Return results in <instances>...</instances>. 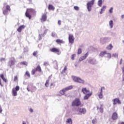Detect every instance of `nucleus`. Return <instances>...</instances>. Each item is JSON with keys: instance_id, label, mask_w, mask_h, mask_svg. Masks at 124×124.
<instances>
[{"instance_id": "obj_32", "label": "nucleus", "mask_w": 124, "mask_h": 124, "mask_svg": "<svg viewBox=\"0 0 124 124\" xmlns=\"http://www.w3.org/2000/svg\"><path fill=\"white\" fill-rule=\"evenodd\" d=\"M106 6H103L100 12V14H102V13H103V11H105V9H106Z\"/></svg>"}, {"instance_id": "obj_4", "label": "nucleus", "mask_w": 124, "mask_h": 124, "mask_svg": "<svg viewBox=\"0 0 124 124\" xmlns=\"http://www.w3.org/2000/svg\"><path fill=\"white\" fill-rule=\"evenodd\" d=\"M94 1H95V0H92L87 2V7L88 11H92V7H93V5L94 4Z\"/></svg>"}, {"instance_id": "obj_27", "label": "nucleus", "mask_w": 124, "mask_h": 124, "mask_svg": "<svg viewBox=\"0 0 124 124\" xmlns=\"http://www.w3.org/2000/svg\"><path fill=\"white\" fill-rule=\"evenodd\" d=\"M89 63H91V64H95V60L93 59H90L89 61Z\"/></svg>"}, {"instance_id": "obj_57", "label": "nucleus", "mask_w": 124, "mask_h": 124, "mask_svg": "<svg viewBox=\"0 0 124 124\" xmlns=\"http://www.w3.org/2000/svg\"><path fill=\"white\" fill-rule=\"evenodd\" d=\"M122 63H123V59H121L120 62V64H122Z\"/></svg>"}, {"instance_id": "obj_13", "label": "nucleus", "mask_w": 124, "mask_h": 124, "mask_svg": "<svg viewBox=\"0 0 124 124\" xmlns=\"http://www.w3.org/2000/svg\"><path fill=\"white\" fill-rule=\"evenodd\" d=\"M85 94V96L84 97V100H87V99H89V98H90L91 96H92V95L93 94V92H90V93Z\"/></svg>"}, {"instance_id": "obj_62", "label": "nucleus", "mask_w": 124, "mask_h": 124, "mask_svg": "<svg viewBox=\"0 0 124 124\" xmlns=\"http://www.w3.org/2000/svg\"><path fill=\"white\" fill-rule=\"evenodd\" d=\"M23 124H26V123H23Z\"/></svg>"}, {"instance_id": "obj_10", "label": "nucleus", "mask_w": 124, "mask_h": 124, "mask_svg": "<svg viewBox=\"0 0 124 124\" xmlns=\"http://www.w3.org/2000/svg\"><path fill=\"white\" fill-rule=\"evenodd\" d=\"M113 105H116V104H121V101L120 100V99L119 98H115L113 100Z\"/></svg>"}, {"instance_id": "obj_35", "label": "nucleus", "mask_w": 124, "mask_h": 124, "mask_svg": "<svg viewBox=\"0 0 124 124\" xmlns=\"http://www.w3.org/2000/svg\"><path fill=\"white\" fill-rule=\"evenodd\" d=\"M25 75H26V76H27V77H28V78H31V74H30V72H29L28 71H27L26 72Z\"/></svg>"}, {"instance_id": "obj_21", "label": "nucleus", "mask_w": 124, "mask_h": 124, "mask_svg": "<svg viewBox=\"0 0 124 124\" xmlns=\"http://www.w3.org/2000/svg\"><path fill=\"white\" fill-rule=\"evenodd\" d=\"M48 10H55V7L52 4H49L48 7Z\"/></svg>"}, {"instance_id": "obj_5", "label": "nucleus", "mask_w": 124, "mask_h": 124, "mask_svg": "<svg viewBox=\"0 0 124 124\" xmlns=\"http://www.w3.org/2000/svg\"><path fill=\"white\" fill-rule=\"evenodd\" d=\"M77 111L80 114H83V115H85L87 113V109L85 108H78Z\"/></svg>"}, {"instance_id": "obj_60", "label": "nucleus", "mask_w": 124, "mask_h": 124, "mask_svg": "<svg viewBox=\"0 0 124 124\" xmlns=\"http://www.w3.org/2000/svg\"><path fill=\"white\" fill-rule=\"evenodd\" d=\"M27 90H28V92H30L31 90H30V89H29V88L27 87Z\"/></svg>"}, {"instance_id": "obj_12", "label": "nucleus", "mask_w": 124, "mask_h": 124, "mask_svg": "<svg viewBox=\"0 0 124 124\" xmlns=\"http://www.w3.org/2000/svg\"><path fill=\"white\" fill-rule=\"evenodd\" d=\"M81 92L84 93V94H87L91 93L90 92V90L87 89V88H82Z\"/></svg>"}, {"instance_id": "obj_43", "label": "nucleus", "mask_w": 124, "mask_h": 124, "mask_svg": "<svg viewBox=\"0 0 124 124\" xmlns=\"http://www.w3.org/2000/svg\"><path fill=\"white\" fill-rule=\"evenodd\" d=\"M15 90L16 91L18 92V91H19V90H20V87H19L18 86H16V88L15 89Z\"/></svg>"}, {"instance_id": "obj_41", "label": "nucleus", "mask_w": 124, "mask_h": 124, "mask_svg": "<svg viewBox=\"0 0 124 124\" xmlns=\"http://www.w3.org/2000/svg\"><path fill=\"white\" fill-rule=\"evenodd\" d=\"M75 57H76V54L72 55L71 59L72 60V61H74V58H75Z\"/></svg>"}, {"instance_id": "obj_3", "label": "nucleus", "mask_w": 124, "mask_h": 124, "mask_svg": "<svg viewBox=\"0 0 124 124\" xmlns=\"http://www.w3.org/2000/svg\"><path fill=\"white\" fill-rule=\"evenodd\" d=\"M72 79L74 82H76L77 83H79V84H85V80L78 77L73 76L72 77Z\"/></svg>"}, {"instance_id": "obj_52", "label": "nucleus", "mask_w": 124, "mask_h": 124, "mask_svg": "<svg viewBox=\"0 0 124 124\" xmlns=\"http://www.w3.org/2000/svg\"><path fill=\"white\" fill-rule=\"evenodd\" d=\"M54 86H55V83H51V84H50L51 87H53V88H54Z\"/></svg>"}, {"instance_id": "obj_11", "label": "nucleus", "mask_w": 124, "mask_h": 124, "mask_svg": "<svg viewBox=\"0 0 124 124\" xmlns=\"http://www.w3.org/2000/svg\"><path fill=\"white\" fill-rule=\"evenodd\" d=\"M15 62H16V61H15V58H14V57H12L9 61L10 66L14 65V64H15Z\"/></svg>"}, {"instance_id": "obj_58", "label": "nucleus", "mask_w": 124, "mask_h": 124, "mask_svg": "<svg viewBox=\"0 0 124 124\" xmlns=\"http://www.w3.org/2000/svg\"><path fill=\"white\" fill-rule=\"evenodd\" d=\"M0 86H1V87H2V84H1V80L0 79Z\"/></svg>"}, {"instance_id": "obj_31", "label": "nucleus", "mask_w": 124, "mask_h": 124, "mask_svg": "<svg viewBox=\"0 0 124 124\" xmlns=\"http://www.w3.org/2000/svg\"><path fill=\"white\" fill-rule=\"evenodd\" d=\"M109 25L110 29H112L114 27V23H113V20H110L109 22Z\"/></svg>"}, {"instance_id": "obj_9", "label": "nucleus", "mask_w": 124, "mask_h": 124, "mask_svg": "<svg viewBox=\"0 0 124 124\" xmlns=\"http://www.w3.org/2000/svg\"><path fill=\"white\" fill-rule=\"evenodd\" d=\"M49 51L50 52H52V53H60V49L56 47H53L49 49Z\"/></svg>"}, {"instance_id": "obj_25", "label": "nucleus", "mask_w": 124, "mask_h": 124, "mask_svg": "<svg viewBox=\"0 0 124 124\" xmlns=\"http://www.w3.org/2000/svg\"><path fill=\"white\" fill-rule=\"evenodd\" d=\"M107 50H111L112 49H113V45L112 44H109L108 46H107Z\"/></svg>"}, {"instance_id": "obj_19", "label": "nucleus", "mask_w": 124, "mask_h": 124, "mask_svg": "<svg viewBox=\"0 0 124 124\" xmlns=\"http://www.w3.org/2000/svg\"><path fill=\"white\" fill-rule=\"evenodd\" d=\"M56 43H57V44H64V41H63V40H61L60 39H58L56 40Z\"/></svg>"}, {"instance_id": "obj_28", "label": "nucleus", "mask_w": 124, "mask_h": 124, "mask_svg": "<svg viewBox=\"0 0 124 124\" xmlns=\"http://www.w3.org/2000/svg\"><path fill=\"white\" fill-rule=\"evenodd\" d=\"M67 70V66H65L63 69L61 73L62 74H63L66 72V71Z\"/></svg>"}, {"instance_id": "obj_46", "label": "nucleus", "mask_w": 124, "mask_h": 124, "mask_svg": "<svg viewBox=\"0 0 124 124\" xmlns=\"http://www.w3.org/2000/svg\"><path fill=\"white\" fill-rule=\"evenodd\" d=\"M44 65L45 66H47V65H49V63L48 62H44Z\"/></svg>"}, {"instance_id": "obj_55", "label": "nucleus", "mask_w": 124, "mask_h": 124, "mask_svg": "<svg viewBox=\"0 0 124 124\" xmlns=\"http://www.w3.org/2000/svg\"><path fill=\"white\" fill-rule=\"evenodd\" d=\"M58 24H59V25H62V21L59 20V21H58Z\"/></svg>"}, {"instance_id": "obj_39", "label": "nucleus", "mask_w": 124, "mask_h": 124, "mask_svg": "<svg viewBox=\"0 0 124 124\" xmlns=\"http://www.w3.org/2000/svg\"><path fill=\"white\" fill-rule=\"evenodd\" d=\"M78 55H80V54H82V49H81L80 48L78 49Z\"/></svg>"}, {"instance_id": "obj_29", "label": "nucleus", "mask_w": 124, "mask_h": 124, "mask_svg": "<svg viewBox=\"0 0 124 124\" xmlns=\"http://www.w3.org/2000/svg\"><path fill=\"white\" fill-rule=\"evenodd\" d=\"M66 124H72V120L71 118H69L67 120Z\"/></svg>"}, {"instance_id": "obj_53", "label": "nucleus", "mask_w": 124, "mask_h": 124, "mask_svg": "<svg viewBox=\"0 0 124 124\" xmlns=\"http://www.w3.org/2000/svg\"><path fill=\"white\" fill-rule=\"evenodd\" d=\"M51 35L53 37H55V36H56V33L52 32Z\"/></svg>"}, {"instance_id": "obj_8", "label": "nucleus", "mask_w": 124, "mask_h": 124, "mask_svg": "<svg viewBox=\"0 0 124 124\" xmlns=\"http://www.w3.org/2000/svg\"><path fill=\"white\" fill-rule=\"evenodd\" d=\"M118 118H119L118 113L117 112H114L112 113L111 118L113 121H116L118 120Z\"/></svg>"}, {"instance_id": "obj_59", "label": "nucleus", "mask_w": 124, "mask_h": 124, "mask_svg": "<svg viewBox=\"0 0 124 124\" xmlns=\"http://www.w3.org/2000/svg\"><path fill=\"white\" fill-rule=\"evenodd\" d=\"M121 18H122V19H124V15H123L121 16Z\"/></svg>"}, {"instance_id": "obj_26", "label": "nucleus", "mask_w": 124, "mask_h": 124, "mask_svg": "<svg viewBox=\"0 0 124 124\" xmlns=\"http://www.w3.org/2000/svg\"><path fill=\"white\" fill-rule=\"evenodd\" d=\"M107 52L106 51H102L100 54V57H104V55H107Z\"/></svg>"}, {"instance_id": "obj_30", "label": "nucleus", "mask_w": 124, "mask_h": 124, "mask_svg": "<svg viewBox=\"0 0 124 124\" xmlns=\"http://www.w3.org/2000/svg\"><path fill=\"white\" fill-rule=\"evenodd\" d=\"M32 55L34 57H36V58H37L38 57V51H35L33 52Z\"/></svg>"}, {"instance_id": "obj_42", "label": "nucleus", "mask_w": 124, "mask_h": 124, "mask_svg": "<svg viewBox=\"0 0 124 124\" xmlns=\"http://www.w3.org/2000/svg\"><path fill=\"white\" fill-rule=\"evenodd\" d=\"M112 56L114 58H118V54L117 53L112 54Z\"/></svg>"}, {"instance_id": "obj_37", "label": "nucleus", "mask_w": 124, "mask_h": 124, "mask_svg": "<svg viewBox=\"0 0 124 124\" xmlns=\"http://www.w3.org/2000/svg\"><path fill=\"white\" fill-rule=\"evenodd\" d=\"M49 82H50V80L47 79L45 83L46 87H49Z\"/></svg>"}, {"instance_id": "obj_48", "label": "nucleus", "mask_w": 124, "mask_h": 124, "mask_svg": "<svg viewBox=\"0 0 124 124\" xmlns=\"http://www.w3.org/2000/svg\"><path fill=\"white\" fill-rule=\"evenodd\" d=\"M95 123H96V119H93L92 120V124H95Z\"/></svg>"}, {"instance_id": "obj_40", "label": "nucleus", "mask_w": 124, "mask_h": 124, "mask_svg": "<svg viewBox=\"0 0 124 124\" xmlns=\"http://www.w3.org/2000/svg\"><path fill=\"white\" fill-rule=\"evenodd\" d=\"M14 81V82H17L18 81V77L17 76H15Z\"/></svg>"}, {"instance_id": "obj_24", "label": "nucleus", "mask_w": 124, "mask_h": 124, "mask_svg": "<svg viewBox=\"0 0 124 124\" xmlns=\"http://www.w3.org/2000/svg\"><path fill=\"white\" fill-rule=\"evenodd\" d=\"M12 94L14 96H17V91L15 90V88L12 89Z\"/></svg>"}, {"instance_id": "obj_1", "label": "nucleus", "mask_w": 124, "mask_h": 124, "mask_svg": "<svg viewBox=\"0 0 124 124\" xmlns=\"http://www.w3.org/2000/svg\"><path fill=\"white\" fill-rule=\"evenodd\" d=\"M72 106H76V107L80 106V107H82L83 106V105L82 104L80 99L76 98L72 102Z\"/></svg>"}, {"instance_id": "obj_38", "label": "nucleus", "mask_w": 124, "mask_h": 124, "mask_svg": "<svg viewBox=\"0 0 124 124\" xmlns=\"http://www.w3.org/2000/svg\"><path fill=\"white\" fill-rule=\"evenodd\" d=\"M36 88H35L33 86L31 87V92L32 93V92H34V91H36Z\"/></svg>"}, {"instance_id": "obj_47", "label": "nucleus", "mask_w": 124, "mask_h": 124, "mask_svg": "<svg viewBox=\"0 0 124 124\" xmlns=\"http://www.w3.org/2000/svg\"><path fill=\"white\" fill-rule=\"evenodd\" d=\"M113 7H111L110 9L109 10V13H113Z\"/></svg>"}, {"instance_id": "obj_56", "label": "nucleus", "mask_w": 124, "mask_h": 124, "mask_svg": "<svg viewBox=\"0 0 124 124\" xmlns=\"http://www.w3.org/2000/svg\"><path fill=\"white\" fill-rule=\"evenodd\" d=\"M30 111L31 112V113L33 112V109L31 108H30Z\"/></svg>"}, {"instance_id": "obj_45", "label": "nucleus", "mask_w": 124, "mask_h": 124, "mask_svg": "<svg viewBox=\"0 0 124 124\" xmlns=\"http://www.w3.org/2000/svg\"><path fill=\"white\" fill-rule=\"evenodd\" d=\"M107 58H108L109 59H111V54L110 53H107Z\"/></svg>"}, {"instance_id": "obj_36", "label": "nucleus", "mask_w": 124, "mask_h": 124, "mask_svg": "<svg viewBox=\"0 0 124 124\" xmlns=\"http://www.w3.org/2000/svg\"><path fill=\"white\" fill-rule=\"evenodd\" d=\"M36 69H33L31 71V75H34L35 74V72H36Z\"/></svg>"}, {"instance_id": "obj_50", "label": "nucleus", "mask_w": 124, "mask_h": 124, "mask_svg": "<svg viewBox=\"0 0 124 124\" xmlns=\"http://www.w3.org/2000/svg\"><path fill=\"white\" fill-rule=\"evenodd\" d=\"M2 113V108H1V106L0 105V113L1 114Z\"/></svg>"}, {"instance_id": "obj_49", "label": "nucleus", "mask_w": 124, "mask_h": 124, "mask_svg": "<svg viewBox=\"0 0 124 124\" xmlns=\"http://www.w3.org/2000/svg\"><path fill=\"white\" fill-rule=\"evenodd\" d=\"M0 78H1V79H3V78H4V75L3 74H1L0 75Z\"/></svg>"}, {"instance_id": "obj_33", "label": "nucleus", "mask_w": 124, "mask_h": 124, "mask_svg": "<svg viewBox=\"0 0 124 124\" xmlns=\"http://www.w3.org/2000/svg\"><path fill=\"white\" fill-rule=\"evenodd\" d=\"M20 64L22 65H25L26 66H27L28 65V62L26 61H24V62H21L20 63Z\"/></svg>"}, {"instance_id": "obj_20", "label": "nucleus", "mask_w": 124, "mask_h": 124, "mask_svg": "<svg viewBox=\"0 0 124 124\" xmlns=\"http://www.w3.org/2000/svg\"><path fill=\"white\" fill-rule=\"evenodd\" d=\"M66 92L65 89L64 88L60 91L59 93H60V95H63Z\"/></svg>"}, {"instance_id": "obj_23", "label": "nucleus", "mask_w": 124, "mask_h": 124, "mask_svg": "<svg viewBox=\"0 0 124 124\" xmlns=\"http://www.w3.org/2000/svg\"><path fill=\"white\" fill-rule=\"evenodd\" d=\"M66 92H67V91H70V90H72L73 89V86L70 85L69 86H68L64 88Z\"/></svg>"}, {"instance_id": "obj_15", "label": "nucleus", "mask_w": 124, "mask_h": 124, "mask_svg": "<svg viewBox=\"0 0 124 124\" xmlns=\"http://www.w3.org/2000/svg\"><path fill=\"white\" fill-rule=\"evenodd\" d=\"M89 56V52H87L84 56H82L79 58V61L82 62V61H84V60H86L87 57Z\"/></svg>"}, {"instance_id": "obj_34", "label": "nucleus", "mask_w": 124, "mask_h": 124, "mask_svg": "<svg viewBox=\"0 0 124 124\" xmlns=\"http://www.w3.org/2000/svg\"><path fill=\"white\" fill-rule=\"evenodd\" d=\"M98 6H100V7H101V6H102V0H98Z\"/></svg>"}, {"instance_id": "obj_6", "label": "nucleus", "mask_w": 124, "mask_h": 124, "mask_svg": "<svg viewBox=\"0 0 124 124\" xmlns=\"http://www.w3.org/2000/svg\"><path fill=\"white\" fill-rule=\"evenodd\" d=\"M8 11H11V9L10 8V6L7 5L6 6V9H3V14L4 15H7Z\"/></svg>"}, {"instance_id": "obj_44", "label": "nucleus", "mask_w": 124, "mask_h": 124, "mask_svg": "<svg viewBox=\"0 0 124 124\" xmlns=\"http://www.w3.org/2000/svg\"><path fill=\"white\" fill-rule=\"evenodd\" d=\"M74 8L75 10H77V11L79 10V7H78L77 6H75L74 7Z\"/></svg>"}, {"instance_id": "obj_61", "label": "nucleus", "mask_w": 124, "mask_h": 124, "mask_svg": "<svg viewBox=\"0 0 124 124\" xmlns=\"http://www.w3.org/2000/svg\"><path fill=\"white\" fill-rule=\"evenodd\" d=\"M29 2H31L32 0H28Z\"/></svg>"}, {"instance_id": "obj_18", "label": "nucleus", "mask_w": 124, "mask_h": 124, "mask_svg": "<svg viewBox=\"0 0 124 124\" xmlns=\"http://www.w3.org/2000/svg\"><path fill=\"white\" fill-rule=\"evenodd\" d=\"M102 90H105V88H104V87H101L100 93H99L98 94V96L99 98H102V97H103V95L102 94V93H103V91H102Z\"/></svg>"}, {"instance_id": "obj_14", "label": "nucleus", "mask_w": 124, "mask_h": 124, "mask_svg": "<svg viewBox=\"0 0 124 124\" xmlns=\"http://www.w3.org/2000/svg\"><path fill=\"white\" fill-rule=\"evenodd\" d=\"M47 20V15L46 14H44L41 18V22H45Z\"/></svg>"}, {"instance_id": "obj_22", "label": "nucleus", "mask_w": 124, "mask_h": 124, "mask_svg": "<svg viewBox=\"0 0 124 124\" xmlns=\"http://www.w3.org/2000/svg\"><path fill=\"white\" fill-rule=\"evenodd\" d=\"M36 71H38V72H42V69H41V67L40 65H38L36 68Z\"/></svg>"}, {"instance_id": "obj_17", "label": "nucleus", "mask_w": 124, "mask_h": 124, "mask_svg": "<svg viewBox=\"0 0 124 124\" xmlns=\"http://www.w3.org/2000/svg\"><path fill=\"white\" fill-rule=\"evenodd\" d=\"M25 28H26V26L23 25H21L20 26H19L17 31L18 32H22V30H24V29H25Z\"/></svg>"}, {"instance_id": "obj_2", "label": "nucleus", "mask_w": 124, "mask_h": 124, "mask_svg": "<svg viewBox=\"0 0 124 124\" xmlns=\"http://www.w3.org/2000/svg\"><path fill=\"white\" fill-rule=\"evenodd\" d=\"M35 12V10H34L32 8H28L26 10V12L25 13V16L30 19H31V13H34Z\"/></svg>"}, {"instance_id": "obj_51", "label": "nucleus", "mask_w": 124, "mask_h": 124, "mask_svg": "<svg viewBox=\"0 0 124 124\" xmlns=\"http://www.w3.org/2000/svg\"><path fill=\"white\" fill-rule=\"evenodd\" d=\"M4 61H5V58H2L0 59V62H3Z\"/></svg>"}, {"instance_id": "obj_7", "label": "nucleus", "mask_w": 124, "mask_h": 124, "mask_svg": "<svg viewBox=\"0 0 124 124\" xmlns=\"http://www.w3.org/2000/svg\"><path fill=\"white\" fill-rule=\"evenodd\" d=\"M69 42L71 44H73L74 43V40L75 39V38H74V36L72 34H69Z\"/></svg>"}, {"instance_id": "obj_16", "label": "nucleus", "mask_w": 124, "mask_h": 124, "mask_svg": "<svg viewBox=\"0 0 124 124\" xmlns=\"http://www.w3.org/2000/svg\"><path fill=\"white\" fill-rule=\"evenodd\" d=\"M97 110H99V111L100 113L103 112V105H99L98 106H97Z\"/></svg>"}, {"instance_id": "obj_54", "label": "nucleus", "mask_w": 124, "mask_h": 124, "mask_svg": "<svg viewBox=\"0 0 124 124\" xmlns=\"http://www.w3.org/2000/svg\"><path fill=\"white\" fill-rule=\"evenodd\" d=\"M2 80L4 81V82H5V83H6V82H7V80L5 78H2Z\"/></svg>"}]
</instances>
